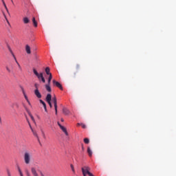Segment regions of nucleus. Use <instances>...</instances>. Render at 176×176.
I'll use <instances>...</instances> for the list:
<instances>
[{
  "label": "nucleus",
  "mask_w": 176,
  "mask_h": 176,
  "mask_svg": "<svg viewBox=\"0 0 176 176\" xmlns=\"http://www.w3.org/2000/svg\"><path fill=\"white\" fill-rule=\"evenodd\" d=\"M15 63H16L20 71H21V66H20V63L17 61V59H16Z\"/></svg>",
  "instance_id": "nucleus-25"
},
{
  "label": "nucleus",
  "mask_w": 176,
  "mask_h": 176,
  "mask_svg": "<svg viewBox=\"0 0 176 176\" xmlns=\"http://www.w3.org/2000/svg\"><path fill=\"white\" fill-rule=\"evenodd\" d=\"M32 22L34 27H38V23L36 22L35 17L32 18Z\"/></svg>",
  "instance_id": "nucleus-17"
},
{
  "label": "nucleus",
  "mask_w": 176,
  "mask_h": 176,
  "mask_svg": "<svg viewBox=\"0 0 176 176\" xmlns=\"http://www.w3.org/2000/svg\"><path fill=\"white\" fill-rule=\"evenodd\" d=\"M63 112L65 115H69V110H68L67 108H63Z\"/></svg>",
  "instance_id": "nucleus-15"
},
{
  "label": "nucleus",
  "mask_w": 176,
  "mask_h": 176,
  "mask_svg": "<svg viewBox=\"0 0 176 176\" xmlns=\"http://www.w3.org/2000/svg\"><path fill=\"white\" fill-rule=\"evenodd\" d=\"M25 173H26V175H27V176H31V175H30V172H28V170H26Z\"/></svg>",
  "instance_id": "nucleus-32"
},
{
  "label": "nucleus",
  "mask_w": 176,
  "mask_h": 176,
  "mask_svg": "<svg viewBox=\"0 0 176 176\" xmlns=\"http://www.w3.org/2000/svg\"><path fill=\"white\" fill-rule=\"evenodd\" d=\"M9 51L11 53L12 56L14 57V59L16 60V56H14V54L13 53V51H12V49L9 47Z\"/></svg>",
  "instance_id": "nucleus-21"
},
{
  "label": "nucleus",
  "mask_w": 176,
  "mask_h": 176,
  "mask_svg": "<svg viewBox=\"0 0 176 176\" xmlns=\"http://www.w3.org/2000/svg\"><path fill=\"white\" fill-rule=\"evenodd\" d=\"M34 94L37 98H42V95L41 94V92H39V89H35Z\"/></svg>",
  "instance_id": "nucleus-5"
},
{
  "label": "nucleus",
  "mask_w": 176,
  "mask_h": 176,
  "mask_svg": "<svg viewBox=\"0 0 176 176\" xmlns=\"http://www.w3.org/2000/svg\"><path fill=\"white\" fill-rule=\"evenodd\" d=\"M18 171L21 176H23V172H21V169L20 168V166H18Z\"/></svg>",
  "instance_id": "nucleus-24"
},
{
  "label": "nucleus",
  "mask_w": 176,
  "mask_h": 176,
  "mask_svg": "<svg viewBox=\"0 0 176 176\" xmlns=\"http://www.w3.org/2000/svg\"><path fill=\"white\" fill-rule=\"evenodd\" d=\"M5 9L6 10V12L8 13V14H10L9 12V10L8 9V7L6 6H4Z\"/></svg>",
  "instance_id": "nucleus-27"
},
{
  "label": "nucleus",
  "mask_w": 176,
  "mask_h": 176,
  "mask_svg": "<svg viewBox=\"0 0 176 176\" xmlns=\"http://www.w3.org/2000/svg\"><path fill=\"white\" fill-rule=\"evenodd\" d=\"M52 79H53V76L52 74H50V76H49V78H48L47 85H50V82H52Z\"/></svg>",
  "instance_id": "nucleus-19"
},
{
  "label": "nucleus",
  "mask_w": 176,
  "mask_h": 176,
  "mask_svg": "<svg viewBox=\"0 0 176 176\" xmlns=\"http://www.w3.org/2000/svg\"><path fill=\"white\" fill-rule=\"evenodd\" d=\"M1 1H2V2H3V6H6V3H5V1H3V0H1Z\"/></svg>",
  "instance_id": "nucleus-37"
},
{
  "label": "nucleus",
  "mask_w": 176,
  "mask_h": 176,
  "mask_svg": "<svg viewBox=\"0 0 176 176\" xmlns=\"http://www.w3.org/2000/svg\"><path fill=\"white\" fill-rule=\"evenodd\" d=\"M47 102H52V94H48L46 96V98H45Z\"/></svg>",
  "instance_id": "nucleus-9"
},
{
  "label": "nucleus",
  "mask_w": 176,
  "mask_h": 176,
  "mask_svg": "<svg viewBox=\"0 0 176 176\" xmlns=\"http://www.w3.org/2000/svg\"><path fill=\"white\" fill-rule=\"evenodd\" d=\"M84 142L85 144H89L90 142V140H89V138H85Z\"/></svg>",
  "instance_id": "nucleus-23"
},
{
  "label": "nucleus",
  "mask_w": 176,
  "mask_h": 176,
  "mask_svg": "<svg viewBox=\"0 0 176 176\" xmlns=\"http://www.w3.org/2000/svg\"><path fill=\"white\" fill-rule=\"evenodd\" d=\"M38 138V141H39V138Z\"/></svg>",
  "instance_id": "nucleus-46"
},
{
  "label": "nucleus",
  "mask_w": 176,
  "mask_h": 176,
  "mask_svg": "<svg viewBox=\"0 0 176 176\" xmlns=\"http://www.w3.org/2000/svg\"><path fill=\"white\" fill-rule=\"evenodd\" d=\"M31 172H32V174L34 176H38V173H36V169H35V168H31Z\"/></svg>",
  "instance_id": "nucleus-11"
},
{
  "label": "nucleus",
  "mask_w": 176,
  "mask_h": 176,
  "mask_svg": "<svg viewBox=\"0 0 176 176\" xmlns=\"http://www.w3.org/2000/svg\"><path fill=\"white\" fill-rule=\"evenodd\" d=\"M81 146H82V150L85 151V147L83 146V144H81Z\"/></svg>",
  "instance_id": "nucleus-36"
},
{
  "label": "nucleus",
  "mask_w": 176,
  "mask_h": 176,
  "mask_svg": "<svg viewBox=\"0 0 176 176\" xmlns=\"http://www.w3.org/2000/svg\"><path fill=\"white\" fill-rule=\"evenodd\" d=\"M11 2L13 3V0H11Z\"/></svg>",
  "instance_id": "nucleus-44"
},
{
  "label": "nucleus",
  "mask_w": 176,
  "mask_h": 176,
  "mask_svg": "<svg viewBox=\"0 0 176 176\" xmlns=\"http://www.w3.org/2000/svg\"><path fill=\"white\" fill-rule=\"evenodd\" d=\"M5 19L7 21V23H9V21H8V19L6 18V16H5Z\"/></svg>",
  "instance_id": "nucleus-39"
},
{
  "label": "nucleus",
  "mask_w": 176,
  "mask_h": 176,
  "mask_svg": "<svg viewBox=\"0 0 176 176\" xmlns=\"http://www.w3.org/2000/svg\"><path fill=\"white\" fill-rule=\"evenodd\" d=\"M76 69H77V71H78V69H80V65H76Z\"/></svg>",
  "instance_id": "nucleus-26"
},
{
  "label": "nucleus",
  "mask_w": 176,
  "mask_h": 176,
  "mask_svg": "<svg viewBox=\"0 0 176 176\" xmlns=\"http://www.w3.org/2000/svg\"><path fill=\"white\" fill-rule=\"evenodd\" d=\"M52 102H54V104H57V98H56V96L52 98Z\"/></svg>",
  "instance_id": "nucleus-22"
},
{
  "label": "nucleus",
  "mask_w": 176,
  "mask_h": 176,
  "mask_svg": "<svg viewBox=\"0 0 176 176\" xmlns=\"http://www.w3.org/2000/svg\"><path fill=\"white\" fill-rule=\"evenodd\" d=\"M60 122H64V118H61Z\"/></svg>",
  "instance_id": "nucleus-40"
},
{
  "label": "nucleus",
  "mask_w": 176,
  "mask_h": 176,
  "mask_svg": "<svg viewBox=\"0 0 176 176\" xmlns=\"http://www.w3.org/2000/svg\"><path fill=\"white\" fill-rule=\"evenodd\" d=\"M33 72L34 75L38 78V80H41L43 82V83L46 82V80H45V77H43V73H38V71L35 69V68L33 69Z\"/></svg>",
  "instance_id": "nucleus-3"
},
{
  "label": "nucleus",
  "mask_w": 176,
  "mask_h": 176,
  "mask_svg": "<svg viewBox=\"0 0 176 176\" xmlns=\"http://www.w3.org/2000/svg\"><path fill=\"white\" fill-rule=\"evenodd\" d=\"M47 103L50 105V108H52L53 105L52 104V102H48Z\"/></svg>",
  "instance_id": "nucleus-30"
},
{
  "label": "nucleus",
  "mask_w": 176,
  "mask_h": 176,
  "mask_svg": "<svg viewBox=\"0 0 176 176\" xmlns=\"http://www.w3.org/2000/svg\"><path fill=\"white\" fill-rule=\"evenodd\" d=\"M28 104H29V105H31V102H30V101H29V102H28Z\"/></svg>",
  "instance_id": "nucleus-43"
},
{
  "label": "nucleus",
  "mask_w": 176,
  "mask_h": 176,
  "mask_svg": "<svg viewBox=\"0 0 176 176\" xmlns=\"http://www.w3.org/2000/svg\"><path fill=\"white\" fill-rule=\"evenodd\" d=\"M87 153L89 155V156H92V155H93V152L91 151V149H90V147L87 148Z\"/></svg>",
  "instance_id": "nucleus-18"
},
{
  "label": "nucleus",
  "mask_w": 176,
  "mask_h": 176,
  "mask_svg": "<svg viewBox=\"0 0 176 176\" xmlns=\"http://www.w3.org/2000/svg\"><path fill=\"white\" fill-rule=\"evenodd\" d=\"M70 167H71L73 174H75V168L74 167V164H71Z\"/></svg>",
  "instance_id": "nucleus-20"
},
{
  "label": "nucleus",
  "mask_w": 176,
  "mask_h": 176,
  "mask_svg": "<svg viewBox=\"0 0 176 176\" xmlns=\"http://www.w3.org/2000/svg\"><path fill=\"white\" fill-rule=\"evenodd\" d=\"M54 107L55 109H57V103L54 104Z\"/></svg>",
  "instance_id": "nucleus-33"
},
{
  "label": "nucleus",
  "mask_w": 176,
  "mask_h": 176,
  "mask_svg": "<svg viewBox=\"0 0 176 176\" xmlns=\"http://www.w3.org/2000/svg\"><path fill=\"white\" fill-rule=\"evenodd\" d=\"M6 69H7V71H8V72H10V69H9L8 67H6Z\"/></svg>",
  "instance_id": "nucleus-35"
},
{
  "label": "nucleus",
  "mask_w": 176,
  "mask_h": 176,
  "mask_svg": "<svg viewBox=\"0 0 176 176\" xmlns=\"http://www.w3.org/2000/svg\"><path fill=\"white\" fill-rule=\"evenodd\" d=\"M55 115H57V109H55Z\"/></svg>",
  "instance_id": "nucleus-38"
},
{
  "label": "nucleus",
  "mask_w": 176,
  "mask_h": 176,
  "mask_svg": "<svg viewBox=\"0 0 176 176\" xmlns=\"http://www.w3.org/2000/svg\"><path fill=\"white\" fill-rule=\"evenodd\" d=\"M81 171L82 173L83 176L89 175V176H94L93 173H90V167L89 166H84L81 168Z\"/></svg>",
  "instance_id": "nucleus-2"
},
{
  "label": "nucleus",
  "mask_w": 176,
  "mask_h": 176,
  "mask_svg": "<svg viewBox=\"0 0 176 176\" xmlns=\"http://www.w3.org/2000/svg\"><path fill=\"white\" fill-rule=\"evenodd\" d=\"M29 115H30V116L32 120H34V116H32V115H31V113H29Z\"/></svg>",
  "instance_id": "nucleus-31"
},
{
  "label": "nucleus",
  "mask_w": 176,
  "mask_h": 176,
  "mask_svg": "<svg viewBox=\"0 0 176 176\" xmlns=\"http://www.w3.org/2000/svg\"><path fill=\"white\" fill-rule=\"evenodd\" d=\"M80 126L83 128V129H86V124L81 123Z\"/></svg>",
  "instance_id": "nucleus-28"
},
{
  "label": "nucleus",
  "mask_w": 176,
  "mask_h": 176,
  "mask_svg": "<svg viewBox=\"0 0 176 176\" xmlns=\"http://www.w3.org/2000/svg\"><path fill=\"white\" fill-rule=\"evenodd\" d=\"M58 126H59L60 129L61 128V126H63V125H61L59 122H58Z\"/></svg>",
  "instance_id": "nucleus-34"
},
{
  "label": "nucleus",
  "mask_w": 176,
  "mask_h": 176,
  "mask_svg": "<svg viewBox=\"0 0 176 176\" xmlns=\"http://www.w3.org/2000/svg\"><path fill=\"white\" fill-rule=\"evenodd\" d=\"M27 121H28V124H29V126H30V129H31V130H32V133H33V135H34L35 137H36V138H38V133H36L34 131V130L32 129V126H31V124L30 123V121L28 120V119H27Z\"/></svg>",
  "instance_id": "nucleus-7"
},
{
  "label": "nucleus",
  "mask_w": 176,
  "mask_h": 176,
  "mask_svg": "<svg viewBox=\"0 0 176 176\" xmlns=\"http://www.w3.org/2000/svg\"><path fill=\"white\" fill-rule=\"evenodd\" d=\"M22 93L25 97V99L26 100L27 102H30V100H28V97L27 96V95L25 94V91H24V88L23 87H21Z\"/></svg>",
  "instance_id": "nucleus-6"
},
{
  "label": "nucleus",
  "mask_w": 176,
  "mask_h": 176,
  "mask_svg": "<svg viewBox=\"0 0 176 176\" xmlns=\"http://www.w3.org/2000/svg\"><path fill=\"white\" fill-rule=\"evenodd\" d=\"M39 101H40V104H42V105L43 106V108H44V109H45V112H47V108L46 107V103H45V102H43V100H40Z\"/></svg>",
  "instance_id": "nucleus-10"
},
{
  "label": "nucleus",
  "mask_w": 176,
  "mask_h": 176,
  "mask_svg": "<svg viewBox=\"0 0 176 176\" xmlns=\"http://www.w3.org/2000/svg\"><path fill=\"white\" fill-rule=\"evenodd\" d=\"M25 52L28 54H31V47L30 45H26L25 46Z\"/></svg>",
  "instance_id": "nucleus-8"
},
{
  "label": "nucleus",
  "mask_w": 176,
  "mask_h": 176,
  "mask_svg": "<svg viewBox=\"0 0 176 176\" xmlns=\"http://www.w3.org/2000/svg\"><path fill=\"white\" fill-rule=\"evenodd\" d=\"M45 73L47 74V75H49V76L52 75V73H50V68L49 67L45 68Z\"/></svg>",
  "instance_id": "nucleus-16"
},
{
  "label": "nucleus",
  "mask_w": 176,
  "mask_h": 176,
  "mask_svg": "<svg viewBox=\"0 0 176 176\" xmlns=\"http://www.w3.org/2000/svg\"><path fill=\"white\" fill-rule=\"evenodd\" d=\"M1 117H0V122H1Z\"/></svg>",
  "instance_id": "nucleus-45"
},
{
  "label": "nucleus",
  "mask_w": 176,
  "mask_h": 176,
  "mask_svg": "<svg viewBox=\"0 0 176 176\" xmlns=\"http://www.w3.org/2000/svg\"><path fill=\"white\" fill-rule=\"evenodd\" d=\"M60 129L62 130V131H63V133H65V135H68V132L67 131V128L62 126H60Z\"/></svg>",
  "instance_id": "nucleus-13"
},
{
  "label": "nucleus",
  "mask_w": 176,
  "mask_h": 176,
  "mask_svg": "<svg viewBox=\"0 0 176 176\" xmlns=\"http://www.w3.org/2000/svg\"><path fill=\"white\" fill-rule=\"evenodd\" d=\"M23 21L24 24H28V23H30V19H28V17H24Z\"/></svg>",
  "instance_id": "nucleus-14"
},
{
  "label": "nucleus",
  "mask_w": 176,
  "mask_h": 176,
  "mask_svg": "<svg viewBox=\"0 0 176 176\" xmlns=\"http://www.w3.org/2000/svg\"><path fill=\"white\" fill-rule=\"evenodd\" d=\"M31 159H32V154L30 151H25L23 154V160L25 164H30L31 163Z\"/></svg>",
  "instance_id": "nucleus-1"
},
{
  "label": "nucleus",
  "mask_w": 176,
  "mask_h": 176,
  "mask_svg": "<svg viewBox=\"0 0 176 176\" xmlns=\"http://www.w3.org/2000/svg\"><path fill=\"white\" fill-rule=\"evenodd\" d=\"M52 83H53V85H55V86H56V87H58V89H60V90H63V85H61L60 84V82H58V81H56V80H53Z\"/></svg>",
  "instance_id": "nucleus-4"
},
{
  "label": "nucleus",
  "mask_w": 176,
  "mask_h": 176,
  "mask_svg": "<svg viewBox=\"0 0 176 176\" xmlns=\"http://www.w3.org/2000/svg\"><path fill=\"white\" fill-rule=\"evenodd\" d=\"M8 176H12L10 172H8Z\"/></svg>",
  "instance_id": "nucleus-42"
},
{
  "label": "nucleus",
  "mask_w": 176,
  "mask_h": 176,
  "mask_svg": "<svg viewBox=\"0 0 176 176\" xmlns=\"http://www.w3.org/2000/svg\"><path fill=\"white\" fill-rule=\"evenodd\" d=\"M81 124H82V123H78V124H77V126H80Z\"/></svg>",
  "instance_id": "nucleus-41"
},
{
  "label": "nucleus",
  "mask_w": 176,
  "mask_h": 176,
  "mask_svg": "<svg viewBox=\"0 0 176 176\" xmlns=\"http://www.w3.org/2000/svg\"><path fill=\"white\" fill-rule=\"evenodd\" d=\"M45 89H46L47 91L50 93L52 91V88L50 87V84H46Z\"/></svg>",
  "instance_id": "nucleus-12"
},
{
  "label": "nucleus",
  "mask_w": 176,
  "mask_h": 176,
  "mask_svg": "<svg viewBox=\"0 0 176 176\" xmlns=\"http://www.w3.org/2000/svg\"><path fill=\"white\" fill-rule=\"evenodd\" d=\"M38 84H34V87H35V89H36V90H38Z\"/></svg>",
  "instance_id": "nucleus-29"
}]
</instances>
